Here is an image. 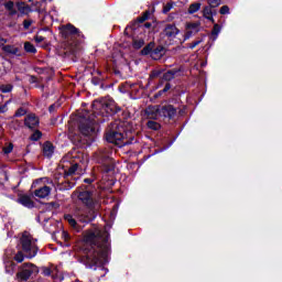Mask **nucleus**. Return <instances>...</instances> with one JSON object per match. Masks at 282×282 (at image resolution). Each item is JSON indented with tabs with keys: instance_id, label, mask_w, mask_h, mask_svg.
Wrapping results in <instances>:
<instances>
[{
	"instance_id": "43",
	"label": "nucleus",
	"mask_w": 282,
	"mask_h": 282,
	"mask_svg": "<svg viewBox=\"0 0 282 282\" xmlns=\"http://www.w3.org/2000/svg\"><path fill=\"white\" fill-rule=\"evenodd\" d=\"M62 237H63L64 241H69V234H67V231H63Z\"/></svg>"
},
{
	"instance_id": "27",
	"label": "nucleus",
	"mask_w": 282,
	"mask_h": 282,
	"mask_svg": "<svg viewBox=\"0 0 282 282\" xmlns=\"http://www.w3.org/2000/svg\"><path fill=\"white\" fill-rule=\"evenodd\" d=\"M143 46H144V40L142 39L133 40L134 50H140V47H143Z\"/></svg>"
},
{
	"instance_id": "22",
	"label": "nucleus",
	"mask_w": 282,
	"mask_h": 282,
	"mask_svg": "<svg viewBox=\"0 0 282 282\" xmlns=\"http://www.w3.org/2000/svg\"><path fill=\"white\" fill-rule=\"evenodd\" d=\"M64 219L66 221H68L69 226H72L73 228H76L77 223H76V219L74 218V216L67 214V215L64 216Z\"/></svg>"
},
{
	"instance_id": "38",
	"label": "nucleus",
	"mask_w": 282,
	"mask_h": 282,
	"mask_svg": "<svg viewBox=\"0 0 282 282\" xmlns=\"http://www.w3.org/2000/svg\"><path fill=\"white\" fill-rule=\"evenodd\" d=\"M220 14H230V8L228 6H223L220 8Z\"/></svg>"
},
{
	"instance_id": "26",
	"label": "nucleus",
	"mask_w": 282,
	"mask_h": 282,
	"mask_svg": "<svg viewBox=\"0 0 282 282\" xmlns=\"http://www.w3.org/2000/svg\"><path fill=\"white\" fill-rule=\"evenodd\" d=\"M42 135H43V133H41V131L36 130L31 134L30 140H32L33 142H37V140H41Z\"/></svg>"
},
{
	"instance_id": "13",
	"label": "nucleus",
	"mask_w": 282,
	"mask_h": 282,
	"mask_svg": "<svg viewBox=\"0 0 282 282\" xmlns=\"http://www.w3.org/2000/svg\"><path fill=\"white\" fill-rule=\"evenodd\" d=\"M62 34L65 37L72 36L74 34H78V29H76V26H74L72 24H67V25L62 26Z\"/></svg>"
},
{
	"instance_id": "1",
	"label": "nucleus",
	"mask_w": 282,
	"mask_h": 282,
	"mask_svg": "<svg viewBox=\"0 0 282 282\" xmlns=\"http://www.w3.org/2000/svg\"><path fill=\"white\" fill-rule=\"evenodd\" d=\"M84 241L88 246L96 247V249L89 251L87 254V267L94 268V265H105L109 253V234L100 229H95L85 235Z\"/></svg>"
},
{
	"instance_id": "8",
	"label": "nucleus",
	"mask_w": 282,
	"mask_h": 282,
	"mask_svg": "<svg viewBox=\"0 0 282 282\" xmlns=\"http://www.w3.org/2000/svg\"><path fill=\"white\" fill-rule=\"evenodd\" d=\"M102 106V110L106 111V113H108V116H111L113 113H118V111H120V108L118 106H116V101H113V99H109L108 101H104L101 104Z\"/></svg>"
},
{
	"instance_id": "11",
	"label": "nucleus",
	"mask_w": 282,
	"mask_h": 282,
	"mask_svg": "<svg viewBox=\"0 0 282 282\" xmlns=\"http://www.w3.org/2000/svg\"><path fill=\"white\" fill-rule=\"evenodd\" d=\"M164 34L169 39H174V36H177V34H180V30L174 24H170L165 26Z\"/></svg>"
},
{
	"instance_id": "48",
	"label": "nucleus",
	"mask_w": 282,
	"mask_h": 282,
	"mask_svg": "<svg viewBox=\"0 0 282 282\" xmlns=\"http://www.w3.org/2000/svg\"><path fill=\"white\" fill-rule=\"evenodd\" d=\"M169 89H171V84H166L165 87H164V89H163V91H164V93H165V91H169Z\"/></svg>"
},
{
	"instance_id": "37",
	"label": "nucleus",
	"mask_w": 282,
	"mask_h": 282,
	"mask_svg": "<svg viewBox=\"0 0 282 282\" xmlns=\"http://www.w3.org/2000/svg\"><path fill=\"white\" fill-rule=\"evenodd\" d=\"M219 32H221V26H219V24H215L212 34L217 36Z\"/></svg>"
},
{
	"instance_id": "53",
	"label": "nucleus",
	"mask_w": 282,
	"mask_h": 282,
	"mask_svg": "<svg viewBox=\"0 0 282 282\" xmlns=\"http://www.w3.org/2000/svg\"><path fill=\"white\" fill-rule=\"evenodd\" d=\"M30 2H32V0H29Z\"/></svg>"
},
{
	"instance_id": "34",
	"label": "nucleus",
	"mask_w": 282,
	"mask_h": 282,
	"mask_svg": "<svg viewBox=\"0 0 282 282\" xmlns=\"http://www.w3.org/2000/svg\"><path fill=\"white\" fill-rule=\"evenodd\" d=\"M219 6H221V0H209L210 8H217Z\"/></svg>"
},
{
	"instance_id": "36",
	"label": "nucleus",
	"mask_w": 282,
	"mask_h": 282,
	"mask_svg": "<svg viewBox=\"0 0 282 282\" xmlns=\"http://www.w3.org/2000/svg\"><path fill=\"white\" fill-rule=\"evenodd\" d=\"M32 23H34L33 20H24V21H23V28H24V30H30V26L32 25Z\"/></svg>"
},
{
	"instance_id": "18",
	"label": "nucleus",
	"mask_w": 282,
	"mask_h": 282,
	"mask_svg": "<svg viewBox=\"0 0 282 282\" xmlns=\"http://www.w3.org/2000/svg\"><path fill=\"white\" fill-rule=\"evenodd\" d=\"M74 217L77 221H82V224H87L89 221V217H87L79 208L74 210Z\"/></svg>"
},
{
	"instance_id": "40",
	"label": "nucleus",
	"mask_w": 282,
	"mask_h": 282,
	"mask_svg": "<svg viewBox=\"0 0 282 282\" xmlns=\"http://www.w3.org/2000/svg\"><path fill=\"white\" fill-rule=\"evenodd\" d=\"M151 46H145L142 51L141 54H143L144 56H147L148 54H150L151 56Z\"/></svg>"
},
{
	"instance_id": "20",
	"label": "nucleus",
	"mask_w": 282,
	"mask_h": 282,
	"mask_svg": "<svg viewBox=\"0 0 282 282\" xmlns=\"http://www.w3.org/2000/svg\"><path fill=\"white\" fill-rule=\"evenodd\" d=\"M76 171H78V164H73L68 169L64 170L65 177H69V175L76 174Z\"/></svg>"
},
{
	"instance_id": "6",
	"label": "nucleus",
	"mask_w": 282,
	"mask_h": 282,
	"mask_svg": "<svg viewBox=\"0 0 282 282\" xmlns=\"http://www.w3.org/2000/svg\"><path fill=\"white\" fill-rule=\"evenodd\" d=\"M75 195L77 196V199L88 208L94 207L96 204V195L89 191L76 192Z\"/></svg>"
},
{
	"instance_id": "25",
	"label": "nucleus",
	"mask_w": 282,
	"mask_h": 282,
	"mask_svg": "<svg viewBox=\"0 0 282 282\" xmlns=\"http://www.w3.org/2000/svg\"><path fill=\"white\" fill-rule=\"evenodd\" d=\"M6 9L9 11L10 14H17V10H14V2L8 1L4 4Z\"/></svg>"
},
{
	"instance_id": "3",
	"label": "nucleus",
	"mask_w": 282,
	"mask_h": 282,
	"mask_svg": "<svg viewBox=\"0 0 282 282\" xmlns=\"http://www.w3.org/2000/svg\"><path fill=\"white\" fill-rule=\"evenodd\" d=\"M106 140L117 147H126L127 141L124 140V128L122 127V122L115 121L108 127Z\"/></svg>"
},
{
	"instance_id": "28",
	"label": "nucleus",
	"mask_w": 282,
	"mask_h": 282,
	"mask_svg": "<svg viewBox=\"0 0 282 282\" xmlns=\"http://www.w3.org/2000/svg\"><path fill=\"white\" fill-rule=\"evenodd\" d=\"M176 72L175 70H169L163 75L164 80H173L175 77Z\"/></svg>"
},
{
	"instance_id": "19",
	"label": "nucleus",
	"mask_w": 282,
	"mask_h": 282,
	"mask_svg": "<svg viewBox=\"0 0 282 282\" xmlns=\"http://www.w3.org/2000/svg\"><path fill=\"white\" fill-rule=\"evenodd\" d=\"M3 52H6V54H12L13 56H17L19 54V47L14 45H6L3 46Z\"/></svg>"
},
{
	"instance_id": "17",
	"label": "nucleus",
	"mask_w": 282,
	"mask_h": 282,
	"mask_svg": "<svg viewBox=\"0 0 282 282\" xmlns=\"http://www.w3.org/2000/svg\"><path fill=\"white\" fill-rule=\"evenodd\" d=\"M18 204H21L22 206H24L25 208H33L34 207V203L32 202V199L30 198V196H21L18 199Z\"/></svg>"
},
{
	"instance_id": "29",
	"label": "nucleus",
	"mask_w": 282,
	"mask_h": 282,
	"mask_svg": "<svg viewBox=\"0 0 282 282\" xmlns=\"http://www.w3.org/2000/svg\"><path fill=\"white\" fill-rule=\"evenodd\" d=\"M14 261H17L18 263H23V260L25 259V256H23L22 251H19L15 256H14Z\"/></svg>"
},
{
	"instance_id": "45",
	"label": "nucleus",
	"mask_w": 282,
	"mask_h": 282,
	"mask_svg": "<svg viewBox=\"0 0 282 282\" xmlns=\"http://www.w3.org/2000/svg\"><path fill=\"white\" fill-rule=\"evenodd\" d=\"M63 188H64V189L74 188V183H68V186L59 187V191H63Z\"/></svg>"
},
{
	"instance_id": "33",
	"label": "nucleus",
	"mask_w": 282,
	"mask_h": 282,
	"mask_svg": "<svg viewBox=\"0 0 282 282\" xmlns=\"http://www.w3.org/2000/svg\"><path fill=\"white\" fill-rule=\"evenodd\" d=\"M14 149V145H12V143H10V144H8V145H6L4 148H3V153L6 154V155H8L9 153H12V150Z\"/></svg>"
},
{
	"instance_id": "24",
	"label": "nucleus",
	"mask_w": 282,
	"mask_h": 282,
	"mask_svg": "<svg viewBox=\"0 0 282 282\" xmlns=\"http://www.w3.org/2000/svg\"><path fill=\"white\" fill-rule=\"evenodd\" d=\"M24 50L25 52H29L30 54H36V47L32 45L30 42L24 43Z\"/></svg>"
},
{
	"instance_id": "9",
	"label": "nucleus",
	"mask_w": 282,
	"mask_h": 282,
	"mask_svg": "<svg viewBox=\"0 0 282 282\" xmlns=\"http://www.w3.org/2000/svg\"><path fill=\"white\" fill-rule=\"evenodd\" d=\"M51 193H52V187L47 185H44L34 191L35 197H39L40 199H45V197H50Z\"/></svg>"
},
{
	"instance_id": "16",
	"label": "nucleus",
	"mask_w": 282,
	"mask_h": 282,
	"mask_svg": "<svg viewBox=\"0 0 282 282\" xmlns=\"http://www.w3.org/2000/svg\"><path fill=\"white\" fill-rule=\"evenodd\" d=\"M203 14H204L205 19L215 23V20L213 19V17H215V14H217V11H215V10L213 11V7H205L203 10Z\"/></svg>"
},
{
	"instance_id": "21",
	"label": "nucleus",
	"mask_w": 282,
	"mask_h": 282,
	"mask_svg": "<svg viewBox=\"0 0 282 282\" xmlns=\"http://www.w3.org/2000/svg\"><path fill=\"white\" fill-rule=\"evenodd\" d=\"M147 127L148 129H152L153 131H159L161 126L158 121L150 120L148 121Z\"/></svg>"
},
{
	"instance_id": "46",
	"label": "nucleus",
	"mask_w": 282,
	"mask_h": 282,
	"mask_svg": "<svg viewBox=\"0 0 282 282\" xmlns=\"http://www.w3.org/2000/svg\"><path fill=\"white\" fill-rule=\"evenodd\" d=\"M6 43H8V40L0 36V47H3V45H6Z\"/></svg>"
},
{
	"instance_id": "51",
	"label": "nucleus",
	"mask_w": 282,
	"mask_h": 282,
	"mask_svg": "<svg viewBox=\"0 0 282 282\" xmlns=\"http://www.w3.org/2000/svg\"><path fill=\"white\" fill-rule=\"evenodd\" d=\"M35 184H39V181H35V182L33 183V186H34Z\"/></svg>"
},
{
	"instance_id": "23",
	"label": "nucleus",
	"mask_w": 282,
	"mask_h": 282,
	"mask_svg": "<svg viewBox=\"0 0 282 282\" xmlns=\"http://www.w3.org/2000/svg\"><path fill=\"white\" fill-rule=\"evenodd\" d=\"M199 8H202L200 3H193L188 8V13L189 14H195V12H199Z\"/></svg>"
},
{
	"instance_id": "49",
	"label": "nucleus",
	"mask_w": 282,
	"mask_h": 282,
	"mask_svg": "<svg viewBox=\"0 0 282 282\" xmlns=\"http://www.w3.org/2000/svg\"><path fill=\"white\" fill-rule=\"evenodd\" d=\"M84 182H85V184H91L94 181L90 178H85Z\"/></svg>"
},
{
	"instance_id": "35",
	"label": "nucleus",
	"mask_w": 282,
	"mask_h": 282,
	"mask_svg": "<svg viewBox=\"0 0 282 282\" xmlns=\"http://www.w3.org/2000/svg\"><path fill=\"white\" fill-rule=\"evenodd\" d=\"M25 113H28V110H25L24 108H19L15 112L17 118H21V116H25Z\"/></svg>"
},
{
	"instance_id": "42",
	"label": "nucleus",
	"mask_w": 282,
	"mask_h": 282,
	"mask_svg": "<svg viewBox=\"0 0 282 282\" xmlns=\"http://www.w3.org/2000/svg\"><path fill=\"white\" fill-rule=\"evenodd\" d=\"M34 41L37 42V43H43V41H45V37L41 36V35H36L34 37Z\"/></svg>"
},
{
	"instance_id": "15",
	"label": "nucleus",
	"mask_w": 282,
	"mask_h": 282,
	"mask_svg": "<svg viewBox=\"0 0 282 282\" xmlns=\"http://www.w3.org/2000/svg\"><path fill=\"white\" fill-rule=\"evenodd\" d=\"M43 155L44 158H52V155H54V144H52V142L46 141L43 144Z\"/></svg>"
},
{
	"instance_id": "52",
	"label": "nucleus",
	"mask_w": 282,
	"mask_h": 282,
	"mask_svg": "<svg viewBox=\"0 0 282 282\" xmlns=\"http://www.w3.org/2000/svg\"><path fill=\"white\" fill-rule=\"evenodd\" d=\"M44 181H46V182H47V178H44Z\"/></svg>"
},
{
	"instance_id": "50",
	"label": "nucleus",
	"mask_w": 282,
	"mask_h": 282,
	"mask_svg": "<svg viewBox=\"0 0 282 282\" xmlns=\"http://www.w3.org/2000/svg\"><path fill=\"white\" fill-rule=\"evenodd\" d=\"M54 110V106H50V111H53Z\"/></svg>"
},
{
	"instance_id": "30",
	"label": "nucleus",
	"mask_w": 282,
	"mask_h": 282,
	"mask_svg": "<svg viewBox=\"0 0 282 282\" xmlns=\"http://www.w3.org/2000/svg\"><path fill=\"white\" fill-rule=\"evenodd\" d=\"M186 29L192 30V32H197V30H199V24L198 23H187Z\"/></svg>"
},
{
	"instance_id": "41",
	"label": "nucleus",
	"mask_w": 282,
	"mask_h": 282,
	"mask_svg": "<svg viewBox=\"0 0 282 282\" xmlns=\"http://www.w3.org/2000/svg\"><path fill=\"white\" fill-rule=\"evenodd\" d=\"M199 43H202V40L195 41L194 43L189 44L188 45L189 50H195V47H197Z\"/></svg>"
},
{
	"instance_id": "7",
	"label": "nucleus",
	"mask_w": 282,
	"mask_h": 282,
	"mask_svg": "<svg viewBox=\"0 0 282 282\" xmlns=\"http://www.w3.org/2000/svg\"><path fill=\"white\" fill-rule=\"evenodd\" d=\"M33 274H39V268L34 264H23L22 271L18 273V279L21 281H28Z\"/></svg>"
},
{
	"instance_id": "39",
	"label": "nucleus",
	"mask_w": 282,
	"mask_h": 282,
	"mask_svg": "<svg viewBox=\"0 0 282 282\" xmlns=\"http://www.w3.org/2000/svg\"><path fill=\"white\" fill-rule=\"evenodd\" d=\"M191 36H193V31L186 29L185 35H184V41H188V39H191Z\"/></svg>"
},
{
	"instance_id": "44",
	"label": "nucleus",
	"mask_w": 282,
	"mask_h": 282,
	"mask_svg": "<svg viewBox=\"0 0 282 282\" xmlns=\"http://www.w3.org/2000/svg\"><path fill=\"white\" fill-rule=\"evenodd\" d=\"M43 274H44V276H50L52 274V271L50 269L45 268L43 270Z\"/></svg>"
},
{
	"instance_id": "12",
	"label": "nucleus",
	"mask_w": 282,
	"mask_h": 282,
	"mask_svg": "<svg viewBox=\"0 0 282 282\" xmlns=\"http://www.w3.org/2000/svg\"><path fill=\"white\" fill-rule=\"evenodd\" d=\"M24 124L29 127V129H34V127H39V117L35 115H28L24 120Z\"/></svg>"
},
{
	"instance_id": "5",
	"label": "nucleus",
	"mask_w": 282,
	"mask_h": 282,
	"mask_svg": "<svg viewBox=\"0 0 282 282\" xmlns=\"http://www.w3.org/2000/svg\"><path fill=\"white\" fill-rule=\"evenodd\" d=\"M79 131L83 135H96L98 123L89 117V112H85L84 116L79 118Z\"/></svg>"
},
{
	"instance_id": "14",
	"label": "nucleus",
	"mask_w": 282,
	"mask_h": 282,
	"mask_svg": "<svg viewBox=\"0 0 282 282\" xmlns=\"http://www.w3.org/2000/svg\"><path fill=\"white\" fill-rule=\"evenodd\" d=\"M164 54H166V48H164V46H158L151 52V58H153V61H160Z\"/></svg>"
},
{
	"instance_id": "2",
	"label": "nucleus",
	"mask_w": 282,
	"mask_h": 282,
	"mask_svg": "<svg viewBox=\"0 0 282 282\" xmlns=\"http://www.w3.org/2000/svg\"><path fill=\"white\" fill-rule=\"evenodd\" d=\"M144 113L150 120H160V118H169L171 120L177 113V110L173 105L162 104L159 106H149L144 110Z\"/></svg>"
},
{
	"instance_id": "32",
	"label": "nucleus",
	"mask_w": 282,
	"mask_h": 282,
	"mask_svg": "<svg viewBox=\"0 0 282 282\" xmlns=\"http://www.w3.org/2000/svg\"><path fill=\"white\" fill-rule=\"evenodd\" d=\"M0 90L2 91V94H10V91H12V85H2L0 87Z\"/></svg>"
},
{
	"instance_id": "10",
	"label": "nucleus",
	"mask_w": 282,
	"mask_h": 282,
	"mask_svg": "<svg viewBox=\"0 0 282 282\" xmlns=\"http://www.w3.org/2000/svg\"><path fill=\"white\" fill-rule=\"evenodd\" d=\"M6 257L8 258V260H6V272L7 274H14V270L17 268V264H14V262L10 259H12V256L10 253V251H6Z\"/></svg>"
},
{
	"instance_id": "31",
	"label": "nucleus",
	"mask_w": 282,
	"mask_h": 282,
	"mask_svg": "<svg viewBox=\"0 0 282 282\" xmlns=\"http://www.w3.org/2000/svg\"><path fill=\"white\" fill-rule=\"evenodd\" d=\"M175 4L173 2H169L163 7V14H167V12H171L173 10V7Z\"/></svg>"
},
{
	"instance_id": "4",
	"label": "nucleus",
	"mask_w": 282,
	"mask_h": 282,
	"mask_svg": "<svg viewBox=\"0 0 282 282\" xmlns=\"http://www.w3.org/2000/svg\"><path fill=\"white\" fill-rule=\"evenodd\" d=\"M20 243L26 259H34V257H36V254L39 253V246H36V239H34V237H32L30 232L24 231L22 234Z\"/></svg>"
},
{
	"instance_id": "47",
	"label": "nucleus",
	"mask_w": 282,
	"mask_h": 282,
	"mask_svg": "<svg viewBox=\"0 0 282 282\" xmlns=\"http://www.w3.org/2000/svg\"><path fill=\"white\" fill-rule=\"evenodd\" d=\"M150 76H151V78H156V76H160V72L154 70V72H152V74Z\"/></svg>"
}]
</instances>
